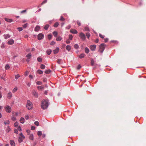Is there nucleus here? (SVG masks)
<instances>
[{
    "mask_svg": "<svg viewBox=\"0 0 146 146\" xmlns=\"http://www.w3.org/2000/svg\"><path fill=\"white\" fill-rule=\"evenodd\" d=\"M49 100L48 99H43L41 103V108L42 109L45 110L47 108L50 103L49 102Z\"/></svg>",
    "mask_w": 146,
    "mask_h": 146,
    "instance_id": "obj_1",
    "label": "nucleus"
},
{
    "mask_svg": "<svg viewBox=\"0 0 146 146\" xmlns=\"http://www.w3.org/2000/svg\"><path fill=\"white\" fill-rule=\"evenodd\" d=\"M106 44L104 43L101 44L99 46V49L98 51L102 53L106 48Z\"/></svg>",
    "mask_w": 146,
    "mask_h": 146,
    "instance_id": "obj_2",
    "label": "nucleus"
},
{
    "mask_svg": "<svg viewBox=\"0 0 146 146\" xmlns=\"http://www.w3.org/2000/svg\"><path fill=\"white\" fill-rule=\"evenodd\" d=\"M33 105L32 103L29 100H27L26 106L28 110H31L33 109Z\"/></svg>",
    "mask_w": 146,
    "mask_h": 146,
    "instance_id": "obj_3",
    "label": "nucleus"
},
{
    "mask_svg": "<svg viewBox=\"0 0 146 146\" xmlns=\"http://www.w3.org/2000/svg\"><path fill=\"white\" fill-rule=\"evenodd\" d=\"M79 36L82 40H85L86 36L82 32L80 34Z\"/></svg>",
    "mask_w": 146,
    "mask_h": 146,
    "instance_id": "obj_4",
    "label": "nucleus"
},
{
    "mask_svg": "<svg viewBox=\"0 0 146 146\" xmlns=\"http://www.w3.org/2000/svg\"><path fill=\"white\" fill-rule=\"evenodd\" d=\"M44 35L42 33H39L37 35V39L38 40H41L44 37Z\"/></svg>",
    "mask_w": 146,
    "mask_h": 146,
    "instance_id": "obj_5",
    "label": "nucleus"
},
{
    "mask_svg": "<svg viewBox=\"0 0 146 146\" xmlns=\"http://www.w3.org/2000/svg\"><path fill=\"white\" fill-rule=\"evenodd\" d=\"M96 45L95 44L91 45L90 46V48L91 50L95 51L96 50Z\"/></svg>",
    "mask_w": 146,
    "mask_h": 146,
    "instance_id": "obj_6",
    "label": "nucleus"
},
{
    "mask_svg": "<svg viewBox=\"0 0 146 146\" xmlns=\"http://www.w3.org/2000/svg\"><path fill=\"white\" fill-rule=\"evenodd\" d=\"M5 110L8 113H10L12 110L10 106H7L5 108Z\"/></svg>",
    "mask_w": 146,
    "mask_h": 146,
    "instance_id": "obj_7",
    "label": "nucleus"
},
{
    "mask_svg": "<svg viewBox=\"0 0 146 146\" xmlns=\"http://www.w3.org/2000/svg\"><path fill=\"white\" fill-rule=\"evenodd\" d=\"M32 94L35 97L38 98V94L36 91L35 90L33 91L32 92Z\"/></svg>",
    "mask_w": 146,
    "mask_h": 146,
    "instance_id": "obj_8",
    "label": "nucleus"
},
{
    "mask_svg": "<svg viewBox=\"0 0 146 146\" xmlns=\"http://www.w3.org/2000/svg\"><path fill=\"white\" fill-rule=\"evenodd\" d=\"M59 51V47H57L54 50H53V53L54 54L58 53Z\"/></svg>",
    "mask_w": 146,
    "mask_h": 146,
    "instance_id": "obj_9",
    "label": "nucleus"
},
{
    "mask_svg": "<svg viewBox=\"0 0 146 146\" xmlns=\"http://www.w3.org/2000/svg\"><path fill=\"white\" fill-rule=\"evenodd\" d=\"M25 138H23V137H21L19 136L18 138V141L19 143H22L23 141V140Z\"/></svg>",
    "mask_w": 146,
    "mask_h": 146,
    "instance_id": "obj_10",
    "label": "nucleus"
},
{
    "mask_svg": "<svg viewBox=\"0 0 146 146\" xmlns=\"http://www.w3.org/2000/svg\"><path fill=\"white\" fill-rule=\"evenodd\" d=\"M70 32L74 34H76L78 33V31L75 29L73 30L72 29H71L70 31Z\"/></svg>",
    "mask_w": 146,
    "mask_h": 146,
    "instance_id": "obj_11",
    "label": "nucleus"
},
{
    "mask_svg": "<svg viewBox=\"0 0 146 146\" xmlns=\"http://www.w3.org/2000/svg\"><path fill=\"white\" fill-rule=\"evenodd\" d=\"M40 27L38 25H36L35 28V31L36 32L38 31L40 29Z\"/></svg>",
    "mask_w": 146,
    "mask_h": 146,
    "instance_id": "obj_12",
    "label": "nucleus"
},
{
    "mask_svg": "<svg viewBox=\"0 0 146 146\" xmlns=\"http://www.w3.org/2000/svg\"><path fill=\"white\" fill-rule=\"evenodd\" d=\"M8 44L12 45L14 43V40L13 39H10L7 42Z\"/></svg>",
    "mask_w": 146,
    "mask_h": 146,
    "instance_id": "obj_13",
    "label": "nucleus"
},
{
    "mask_svg": "<svg viewBox=\"0 0 146 146\" xmlns=\"http://www.w3.org/2000/svg\"><path fill=\"white\" fill-rule=\"evenodd\" d=\"M57 63L59 64H63V61L61 59H57Z\"/></svg>",
    "mask_w": 146,
    "mask_h": 146,
    "instance_id": "obj_14",
    "label": "nucleus"
},
{
    "mask_svg": "<svg viewBox=\"0 0 146 146\" xmlns=\"http://www.w3.org/2000/svg\"><path fill=\"white\" fill-rule=\"evenodd\" d=\"M5 21L10 23L12 22L13 21V20L12 19H9L7 18H5Z\"/></svg>",
    "mask_w": 146,
    "mask_h": 146,
    "instance_id": "obj_15",
    "label": "nucleus"
},
{
    "mask_svg": "<svg viewBox=\"0 0 146 146\" xmlns=\"http://www.w3.org/2000/svg\"><path fill=\"white\" fill-rule=\"evenodd\" d=\"M10 143L11 146H15V143L14 140H11L10 141Z\"/></svg>",
    "mask_w": 146,
    "mask_h": 146,
    "instance_id": "obj_16",
    "label": "nucleus"
},
{
    "mask_svg": "<svg viewBox=\"0 0 146 146\" xmlns=\"http://www.w3.org/2000/svg\"><path fill=\"white\" fill-rule=\"evenodd\" d=\"M27 58L30 59L32 57V54L31 53H29L26 56Z\"/></svg>",
    "mask_w": 146,
    "mask_h": 146,
    "instance_id": "obj_17",
    "label": "nucleus"
},
{
    "mask_svg": "<svg viewBox=\"0 0 146 146\" xmlns=\"http://www.w3.org/2000/svg\"><path fill=\"white\" fill-rule=\"evenodd\" d=\"M25 119L23 117H21L20 119V122L22 124H23L25 122Z\"/></svg>",
    "mask_w": 146,
    "mask_h": 146,
    "instance_id": "obj_18",
    "label": "nucleus"
},
{
    "mask_svg": "<svg viewBox=\"0 0 146 146\" xmlns=\"http://www.w3.org/2000/svg\"><path fill=\"white\" fill-rule=\"evenodd\" d=\"M30 135L29 136V138L31 140H33L34 139V136L33 134H30Z\"/></svg>",
    "mask_w": 146,
    "mask_h": 146,
    "instance_id": "obj_19",
    "label": "nucleus"
},
{
    "mask_svg": "<svg viewBox=\"0 0 146 146\" xmlns=\"http://www.w3.org/2000/svg\"><path fill=\"white\" fill-rule=\"evenodd\" d=\"M52 52V50L50 49H47L46 51V53L48 55H50Z\"/></svg>",
    "mask_w": 146,
    "mask_h": 146,
    "instance_id": "obj_20",
    "label": "nucleus"
},
{
    "mask_svg": "<svg viewBox=\"0 0 146 146\" xmlns=\"http://www.w3.org/2000/svg\"><path fill=\"white\" fill-rule=\"evenodd\" d=\"M85 52V53L86 54H88L89 52V49L87 47H86L84 48Z\"/></svg>",
    "mask_w": 146,
    "mask_h": 146,
    "instance_id": "obj_21",
    "label": "nucleus"
},
{
    "mask_svg": "<svg viewBox=\"0 0 146 146\" xmlns=\"http://www.w3.org/2000/svg\"><path fill=\"white\" fill-rule=\"evenodd\" d=\"M7 97L8 98L10 99L12 96V94L11 92H9L7 94Z\"/></svg>",
    "mask_w": 146,
    "mask_h": 146,
    "instance_id": "obj_22",
    "label": "nucleus"
},
{
    "mask_svg": "<svg viewBox=\"0 0 146 146\" xmlns=\"http://www.w3.org/2000/svg\"><path fill=\"white\" fill-rule=\"evenodd\" d=\"M85 56V54L83 53H82L79 56V58H84Z\"/></svg>",
    "mask_w": 146,
    "mask_h": 146,
    "instance_id": "obj_23",
    "label": "nucleus"
},
{
    "mask_svg": "<svg viewBox=\"0 0 146 146\" xmlns=\"http://www.w3.org/2000/svg\"><path fill=\"white\" fill-rule=\"evenodd\" d=\"M66 48L67 50H68V51H69L71 49V46L69 45H67L66 46Z\"/></svg>",
    "mask_w": 146,
    "mask_h": 146,
    "instance_id": "obj_24",
    "label": "nucleus"
},
{
    "mask_svg": "<svg viewBox=\"0 0 146 146\" xmlns=\"http://www.w3.org/2000/svg\"><path fill=\"white\" fill-rule=\"evenodd\" d=\"M37 73L39 74H42L43 73V72L41 70L39 69L37 71Z\"/></svg>",
    "mask_w": 146,
    "mask_h": 146,
    "instance_id": "obj_25",
    "label": "nucleus"
},
{
    "mask_svg": "<svg viewBox=\"0 0 146 146\" xmlns=\"http://www.w3.org/2000/svg\"><path fill=\"white\" fill-rule=\"evenodd\" d=\"M51 72V70L50 69L46 70H45L44 73L46 74H49Z\"/></svg>",
    "mask_w": 146,
    "mask_h": 146,
    "instance_id": "obj_26",
    "label": "nucleus"
},
{
    "mask_svg": "<svg viewBox=\"0 0 146 146\" xmlns=\"http://www.w3.org/2000/svg\"><path fill=\"white\" fill-rule=\"evenodd\" d=\"M3 36L5 38V39H7L10 37V36L9 34L4 35Z\"/></svg>",
    "mask_w": 146,
    "mask_h": 146,
    "instance_id": "obj_27",
    "label": "nucleus"
},
{
    "mask_svg": "<svg viewBox=\"0 0 146 146\" xmlns=\"http://www.w3.org/2000/svg\"><path fill=\"white\" fill-rule=\"evenodd\" d=\"M37 134L38 136L40 137L42 135V131H38L37 132Z\"/></svg>",
    "mask_w": 146,
    "mask_h": 146,
    "instance_id": "obj_28",
    "label": "nucleus"
},
{
    "mask_svg": "<svg viewBox=\"0 0 146 146\" xmlns=\"http://www.w3.org/2000/svg\"><path fill=\"white\" fill-rule=\"evenodd\" d=\"M90 63L91 66H93L94 63V61L93 59L91 58Z\"/></svg>",
    "mask_w": 146,
    "mask_h": 146,
    "instance_id": "obj_29",
    "label": "nucleus"
},
{
    "mask_svg": "<svg viewBox=\"0 0 146 146\" xmlns=\"http://www.w3.org/2000/svg\"><path fill=\"white\" fill-rule=\"evenodd\" d=\"M42 59L40 57H38L37 58V61L39 62H41L42 61Z\"/></svg>",
    "mask_w": 146,
    "mask_h": 146,
    "instance_id": "obj_30",
    "label": "nucleus"
},
{
    "mask_svg": "<svg viewBox=\"0 0 146 146\" xmlns=\"http://www.w3.org/2000/svg\"><path fill=\"white\" fill-rule=\"evenodd\" d=\"M59 25V23L58 22L55 23L54 25L53 26L55 28L57 27Z\"/></svg>",
    "mask_w": 146,
    "mask_h": 146,
    "instance_id": "obj_31",
    "label": "nucleus"
},
{
    "mask_svg": "<svg viewBox=\"0 0 146 146\" xmlns=\"http://www.w3.org/2000/svg\"><path fill=\"white\" fill-rule=\"evenodd\" d=\"M74 48L77 49L79 48V46L77 44H75L74 45Z\"/></svg>",
    "mask_w": 146,
    "mask_h": 146,
    "instance_id": "obj_32",
    "label": "nucleus"
},
{
    "mask_svg": "<svg viewBox=\"0 0 146 146\" xmlns=\"http://www.w3.org/2000/svg\"><path fill=\"white\" fill-rule=\"evenodd\" d=\"M45 66L44 64H41L40 66V68L42 69H45Z\"/></svg>",
    "mask_w": 146,
    "mask_h": 146,
    "instance_id": "obj_33",
    "label": "nucleus"
},
{
    "mask_svg": "<svg viewBox=\"0 0 146 146\" xmlns=\"http://www.w3.org/2000/svg\"><path fill=\"white\" fill-rule=\"evenodd\" d=\"M49 25L46 24V25L44 27V29L45 30H48L49 27Z\"/></svg>",
    "mask_w": 146,
    "mask_h": 146,
    "instance_id": "obj_34",
    "label": "nucleus"
},
{
    "mask_svg": "<svg viewBox=\"0 0 146 146\" xmlns=\"http://www.w3.org/2000/svg\"><path fill=\"white\" fill-rule=\"evenodd\" d=\"M62 39V37L60 36H58L56 39V40L57 41H60Z\"/></svg>",
    "mask_w": 146,
    "mask_h": 146,
    "instance_id": "obj_35",
    "label": "nucleus"
},
{
    "mask_svg": "<svg viewBox=\"0 0 146 146\" xmlns=\"http://www.w3.org/2000/svg\"><path fill=\"white\" fill-rule=\"evenodd\" d=\"M84 30L85 31H89L90 29L89 28L87 27H86L84 28Z\"/></svg>",
    "mask_w": 146,
    "mask_h": 146,
    "instance_id": "obj_36",
    "label": "nucleus"
},
{
    "mask_svg": "<svg viewBox=\"0 0 146 146\" xmlns=\"http://www.w3.org/2000/svg\"><path fill=\"white\" fill-rule=\"evenodd\" d=\"M53 34L54 37H56L58 35V33L57 31H54L53 32Z\"/></svg>",
    "mask_w": 146,
    "mask_h": 146,
    "instance_id": "obj_37",
    "label": "nucleus"
},
{
    "mask_svg": "<svg viewBox=\"0 0 146 146\" xmlns=\"http://www.w3.org/2000/svg\"><path fill=\"white\" fill-rule=\"evenodd\" d=\"M5 69L6 70H8L10 68L9 65L8 64H7L5 67Z\"/></svg>",
    "mask_w": 146,
    "mask_h": 146,
    "instance_id": "obj_38",
    "label": "nucleus"
},
{
    "mask_svg": "<svg viewBox=\"0 0 146 146\" xmlns=\"http://www.w3.org/2000/svg\"><path fill=\"white\" fill-rule=\"evenodd\" d=\"M60 20L61 21H64L65 20V19L62 16H61L60 17Z\"/></svg>",
    "mask_w": 146,
    "mask_h": 146,
    "instance_id": "obj_39",
    "label": "nucleus"
},
{
    "mask_svg": "<svg viewBox=\"0 0 146 146\" xmlns=\"http://www.w3.org/2000/svg\"><path fill=\"white\" fill-rule=\"evenodd\" d=\"M44 88V87H42L39 86H37V89L39 90L40 89L42 90V89H43Z\"/></svg>",
    "mask_w": 146,
    "mask_h": 146,
    "instance_id": "obj_40",
    "label": "nucleus"
},
{
    "mask_svg": "<svg viewBox=\"0 0 146 146\" xmlns=\"http://www.w3.org/2000/svg\"><path fill=\"white\" fill-rule=\"evenodd\" d=\"M34 124L35 125H36L37 126H38L39 125V123L38 121H36L35 122Z\"/></svg>",
    "mask_w": 146,
    "mask_h": 146,
    "instance_id": "obj_41",
    "label": "nucleus"
},
{
    "mask_svg": "<svg viewBox=\"0 0 146 146\" xmlns=\"http://www.w3.org/2000/svg\"><path fill=\"white\" fill-rule=\"evenodd\" d=\"M20 76V75L19 74L16 75L15 76V79L16 80L18 79Z\"/></svg>",
    "mask_w": 146,
    "mask_h": 146,
    "instance_id": "obj_42",
    "label": "nucleus"
},
{
    "mask_svg": "<svg viewBox=\"0 0 146 146\" xmlns=\"http://www.w3.org/2000/svg\"><path fill=\"white\" fill-rule=\"evenodd\" d=\"M52 35L51 34H49L48 36V38L49 40H50L51 39Z\"/></svg>",
    "mask_w": 146,
    "mask_h": 146,
    "instance_id": "obj_43",
    "label": "nucleus"
},
{
    "mask_svg": "<svg viewBox=\"0 0 146 146\" xmlns=\"http://www.w3.org/2000/svg\"><path fill=\"white\" fill-rule=\"evenodd\" d=\"M69 38L70 40H72L73 38V36L72 35L70 34L69 35Z\"/></svg>",
    "mask_w": 146,
    "mask_h": 146,
    "instance_id": "obj_44",
    "label": "nucleus"
},
{
    "mask_svg": "<svg viewBox=\"0 0 146 146\" xmlns=\"http://www.w3.org/2000/svg\"><path fill=\"white\" fill-rule=\"evenodd\" d=\"M1 48H4L5 47V43L3 42L2 43V44L1 46Z\"/></svg>",
    "mask_w": 146,
    "mask_h": 146,
    "instance_id": "obj_45",
    "label": "nucleus"
},
{
    "mask_svg": "<svg viewBox=\"0 0 146 146\" xmlns=\"http://www.w3.org/2000/svg\"><path fill=\"white\" fill-rule=\"evenodd\" d=\"M36 84L38 85H41L42 84V83L41 82L38 81L36 82Z\"/></svg>",
    "mask_w": 146,
    "mask_h": 146,
    "instance_id": "obj_46",
    "label": "nucleus"
},
{
    "mask_svg": "<svg viewBox=\"0 0 146 146\" xmlns=\"http://www.w3.org/2000/svg\"><path fill=\"white\" fill-rule=\"evenodd\" d=\"M8 128L7 129V130H6V131L7 133L9 132L11 130V129L9 127V126H8Z\"/></svg>",
    "mask_w": 146,
    "mask_h": 146,
    "instance_id": "obj_47",
    "label": "nucleus"
},
{
    "mask_svg": "<svg viewBox=\"0 0 146 146\" xmlns=\"http://www.w3.org/2000/svg\"><path fill=\"white\" fill-rule=\"evenodd\" d=\"M18 124H19V123H18V122H15V123H14V125L15 127H17L18 126Z\"/></svg>",
    "mask_w": 146,
    "mask_h": 146,
    "instance_id": "obj_48",
    "label": "nucleus"
},
{
    "mask_svg": "<svg viewBox=\"0 0 146 146\" xmlns=\"http://www.w3.org/2000/svg\"><path fill=\"white\" fill-rule=\"evenodd\" d=\"M86 36L88 38H89L90 36V34L89 33H86Z\"/></svg>",
    "mask_w": 146,
    "mask_h": 146,
    "instance_id": "obj_49",
    "label": "nucleus"
},
{
    "mask_svg": "<svg viewBox=\"0 0 146 146\" xmlns=\"http://www.w3.org/2000/svg\"><path fill=\"white\" fill-rule=\"evenodd\" d=\"M99 35L100 37L102 38H104L105 37L104 35H102L101 34H99Z\"/></svg>",
    "mask_w": 146,
    "mask_h": 146,
    "instance_id": "obj_50",
    "label": "nucleus"
},
{
    "mask_svg": "<svg viewBox=\"0 0 146 146\" xmlns=\"http://www.w3.org/2000/svg\"><path fill=\"white\" fill-rule=\"evenodd\" d=\"M56 43V42H54V41H52L50 43V45H53L54 44H55Z\"/></svg>",
    "mask_w": 146,
    "mask_h": 146,
    "instance_id": "obj_51",
    "label": "nucleus"
},
{
    "mask_svg": "<svg viewBox=\"0 0 146 146\" xmlns=\"http://www.w3.org/2000/svg\"><path fill=\"white\" fill-rule=\"evenodd\" d=\"M28 24L26 23L23 25V28H25L27 27Z\"/></svg>",
    "mask_w": 146,
    "mask_h": 146,
    "instance_id": "obj_52",
    "label": "nucleus"
},
{
    "mask_svg": "<svg viewBox=\"0 0 146 146\" xmlns=\"http://www.w3.org/2000/svg\"><path fill=\"white\" fill-rule=\"evenodd\" d=\"M47 0H44L43 1H42V2L41 3V5H43L44 4L46 3L47 2Z\"/></svg>",
    "mask_w": 146,
    "mask_h": 146,
    "instance_id": "obj_53",
    "label": "nucleus"
},
{
    "mask_svg": "<svg viewBox=\"0 0 146 146\" xmlns=\"http://www.w3.org/2000/svg\"><path fill=\"white\" fill-rule=\"evenodd\" d=\"M26 132L28 133V135H30V133L31 132V130L29 129H27L26 131Z\"/></svg>",
    "mask_w": 146,
    "mask_h": 146,
    "instance_id": "obj_54",
    "label": "nucleus"
},
{
    "mask_svg": "<svg viewBox=\"0 0 146 146\" xmlns=\"http://www.w3.org/2000/svg\"><path fill=\"white\" fill-rule=\"evenodd\" d=\"M17 29L18 30V31L20 32L22 31L23 30L22 28V27H20L18 28Z\"/></svg>",
    "mask_w": 146,
    "mask_h": 146,
    "instance_id": "obj_55",
    "label": "nucleus"
},
{
    "mask_svg": "<svg viewBox=\"0 0 146 146\" xmlns=\"http://www.w3.org/2000/svg\"><path fill=\"white\" fill-rule=\"evenodd\" d=\"M17 90V87H15L14 88L13 90V93H15Z\"/></svg>",
    "mask_w": 146,
    "mask_h": 146,
    "instance_id": "obj_56",
    "label": "nucleus"
},
{
    "mask_svg": "<svg viewBox=\"0 0 146 146\" xmlns=\"http://www.w3.org/2000/svg\"><path fill=\"white\" fill-rule=\"evenodd\" d=\"M81 68V66L80 65V64H79L77 67V69L80 70Z\"/></svg>",
    "mask_w": 146,
    "mask_h": 146,
    "instance_id": "obj_57",
    "label": "nucleus"
},
{
    "mask_svg": "<svg viewBox=\"0 0 146 146\" xmlns=\"http://www.w3.org/2000/svg\"><path fill=\"white\" fill-rule=\"evenodd\" d=\"M17 129L20 131H22V129L20 126H18Z\"/></svg>",
    "mask_w": 146,
    "mask_h": 146,
    "instance_id": "obj_58",
    "label": "nucleus"
},
{
    "mask_svg": "<svg viewBox=\"0 0 146 146\" xmlns=\"http://www.w3.org/2000/svg\"><path fill=\"white\" fill-rule=\"evenodd\" d=\"M77 23L79 26H80L81 25V23L79 21L77 20Z\"/></svg>",
    "mask_w": 146,
    "mask_h": 146,
    "instance_id": "obj_59",
    "label": "nucleus"
},
{
    "mask_svg": "<svg viewBox=\"0 0 146 146\" xmlns=\"http://www.w3.org/2000/svg\"><path fill=\"white\" fill-rule=\"evenodd\" d=\"M14 133H16L17 134H18V131H17V129H15L14 130Z\"/></svg>",
    "mask_w": 146,
    "mask_h": 146,
    "instance_id": "obj_60",
    "label": "nucleus"
},
{
    "mask_svg": "<svg viewBox=\"0 0 146 146\" xmlns=\"http://www.w3.org/2000/svg\"><path fill=\"white\" fill-rule=\"evenodd\" d=\"M19 135L21 136L20 137H21L23 138H25V136L23 135V134L22 133H21L19 134Z\"/></svg>",
    "mask_w": 146,
    "mask_h": 146,
    "instance_id": "obj_61",
    "label": "nucleus"
},
{
    "mask_svg": "<svg viewBox=\"0 0 146 146\" xmlns=\"http://www.w3.org/2000/svg\"><path fill=\"white\" fill-rule=\"evenodd\" d=\"M25 118L26 120H28L29 119V117L28 115H25Z\"/></svg>",
    "mask_w": 146,
    "mask_h": 146,
    "instance_id": "obj_62",
    "label": "nucleus"
},
{
    "mask_svg": "<svg viewBox=\"0 0 146 146\" xmlns=\"http://www.w3.org/2000/svg\"><path fill=\"white\" fill-rule=\"evenodd\" d=\"M31 129L32 130H34L35 129V127L34 126H32L31 127Z\"/></svg>",
    "mask_w": 146,
    "mask_h": 146,
    "instance_id": "obj_63",
    "label": "nucleus"
},
{
    "mask_svg": "<svg viewBox=\"0 0 146 146\" xmlns=\"http://www.w3.org/2000/svg\"><path fill=\"white\" fill-rule=\"evenodd\" d=\"M48 90H45L44 92V94L45 95H47L48 92Z\"/></svg>",
    "mask_w": 146,
    "mask_h": 146,
    "instance_id": "obj_64",
    "label": "nucleus"
}]
</instances>
